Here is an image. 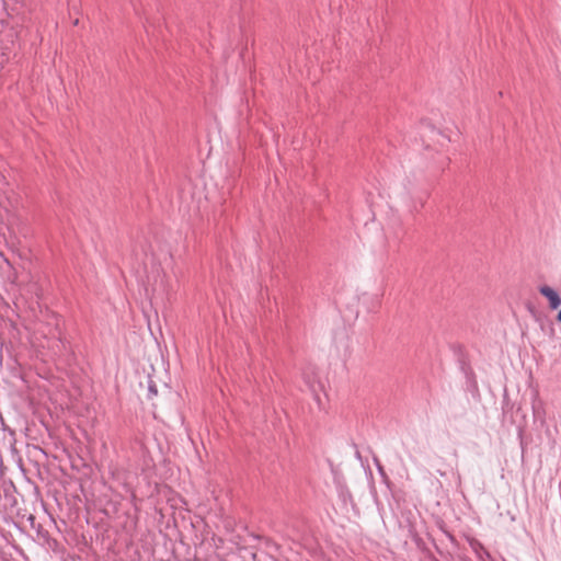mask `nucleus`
Wrapping results in <instances>:
<instances>
[{"instance_id": "nucleus-1", "label": "nucleus", "mask_w": 561, "mask_h": 561, "mask_svg": "<svg viewBox=\"0 0 561 561\" xmlns=\"http://www.w3.org/2000/svg\"><path fill=\"white\" fill-rule=\"evenodd\" d=\"M539 291L542 296H545L551 309H557L561 306V298L559 294L552 289L551 287L545 285L539 288Z\"/></svg>"}, {"instance_id": "nucleus-2", "label": "nucleus", "mask_w": 561, "mask_h": 561, "mask_svg": "<svg viewBox=\"0 0 561 561\" xmlns=\"http://www.w3.org/2000/svg\"><path fill=\"white\" fill-rule=\"evenodd\" d=\"M473 550L478 553L480 559H483L482 554L480 553V550H483L482 547H480L478 543H472Z\"/></svg>"}, {"instance_id": "nucleus-3", "label": "nucleus", "mask_w": 561, "mask_h": 561, "mask_svg": "<svg viewBox=\"0 0 561 561\" xmlns=\"http://www.w3.org/2000/svg\"><path fill=\"white\" fill-rule=\"evenodd\" d=\"M149 392H150L151 394H153V396H156V394H157V389H156V387H154L153 385H150V386H149Z\"/></svg>"}, {"instance_id": "nucleus-4", "label": "nucleus", "mask_w": 561, "mask_h": 561, "mask_svg": "<svg viewBox=\"0 0 561 561\" xmlns=\"http://www.w3.org/2000/svg\"><path fill=\"white\" fill-rule=\"evenodd\" d=\"M558 321L561 322V310L560 312L558 313V317H557Z\"/></svg>"}]
</instances>
